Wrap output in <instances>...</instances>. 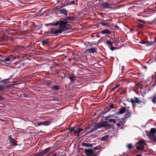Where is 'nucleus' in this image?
Masks as SVG:
<instances>
[{
	"mask_svg": "<svg viewBox=\"0 0 156 156\" xmlns=\"http://www.w3.org/2000/svg\"><path fill=\"white\" fill-rule=\"evenodd\" d=\"M42 45L44 46L45 45H48L49 44V43L48 41V40H44L42 41Z\"/></svg>",
	"mask_w": 156,
	"mask_h": 156,
	"instance_id": "5701e85b",
	"label": "nucleus"
},
{
	"mask_svg": "<svg viewBox=\"0 0 156 156\" xmlns=\"http://www.w3.org/2000/svg\"><path fill=\"white\" fill-rule=\"evenodd\" d=\"M112 5L108 2H103L101 4V6L104 9H111L112 8Z\"/></svg>",
	"mask_w": 156,
	"mask_h": 156,
	"instance_id": "423d86ee",
	"label": "nucleus"
},
{
	"mask_svg": "<svg viewBox=\"0 0 156 156\" xmlns=\"http://www.w3.org/2000/svg\"><path fill=\"white\" fill-rule=\"evenodd\" d=\"M52 121L51 119L48 120L46 121H44L42 122H41L38 123L37 124L38 126H39L41 125H43L46 126H48L50 125L52 123Z\"/></svg>",
	"mask_w": 156,
	"mask_h": 156,
	"instance_id": "0eeeda50",
	"label": "nucleus"
},
{
	"mask_svg": "<svg viewBox=\"0 0 156 156\" xmlns=\"http://www.w3.org/2000/svg\"><path fill=\"white\" fill-rule=\"evenodd\" d=\"M137 21L138 23L137 26L140 28H142L144 26V24L146 23L145 21L141 19H137Z\"/></svg>",
	"mask_w": 156,
	"mask_h": 156,
	"instance_id": "39448f33",
	"label": "nucleus"
},
{
	"mask_svg": "<svg viewBox=\"0 0 156 156\" xmlns=\"http://www.w3.org/2000/svg\"><path fill=\"white\" fill-rule=\"evenodd\" d=\"M136 156H142V155L141 154H138L136 155Z\"/></svg>",
	"mask_w": 156,
	"mask_h": 156,
	"instance_id": "052dcab7",
	"label": "nucleus"
},
{
	"mask_svg": "<svg viewBox=\"0 0 156 156\" xmlns=\"http://www.w3.org/2000/svg\"><path fill=\"white\" fill-rule=\"evenodd\" d=\"M140 92L141 94H145L147 93V91L144 90V88H140Z\"/></svg>",
	"mask_w": 156,
	"mask_h": 156,
	"instance_id": "393cba45",
	"label": "nucleus"
},
{
	"mask_svg": "<svg viewBox=\"0 0 156 156\" xmlns=\"http://www.w3.org/2000/svg\"><path fill=\"white\" fill-rule=\"evenodd\" d=\"M100 127H98V124L97 123H95L92 125L91 126V130L89 131H88L87 132V134H90L93 132H94L96 131L98 128H99Z\"/></svg>",
	"mask_w": 156,
	"mask_h": 156,
	"instance_id": "20e7f679",
	"label": "nucleus"
},
{
	"mask_svg": "<svg viewBox=\"0 0 156 156\" xmlns=\"http://www.w3.org/2000/svg\"><path fill=\"white\" fill-rule=\"evenodd\" d=\"M51 156H56V154H53Z\"/></svg>",
	"mask_w": 156,
	"mask_h": 156,
	"instance_id": "4d7b16f0",
	"label": "nucleus"
},
{
	"mask_svg": "<svg viewBox=\"0 0 156 156\" xmlns=\"http://www.w3.org/2000/svg\"><path fill=\"white\" fill-rule=\"evenodd\" d=\"M137 143L139 145H143L146 144L144 140H140Z\"/></svg>",
	"mask_w": 156,
	"mask_h": 156,
	"instance_id": "bb28decb",
	"label": "nucleus"
},
{
	"mask_svg": "<svg viewBox=\"0 0 156 156\" xmlns=\"http://www.w3.org/2000/svg\"><path fill=\"white\" fill-rule=\"evenodd\" d=\"M60 12L62 14H64L66 16H67L68 14V11L65 9H62L60 11Z\"/></svg>",
	"mask_w": 156,
	"mask_h": 156,
	"instance_id": "a211bd4d",
	"label": "nucleus"
},
{
	"mask_svg": "<svg viewBox=\"0 0 156 156\" xmlns=\"http://www.w3.org/2000/svg\"><path fill=\"white\" fill-rule=\"evenodd\" d=\"M106 136H104L102 137L101 139V140H105L106 139Z\"/></svg>",
	"mask_w": 156,
	"mask_h": 156,
	"instance_id": "a18cd8bd",
	"label": "nucleus"
},
{
	"mask_svg": "<svg viewBox=\"0 0 156 156\" xmlns=\"http://www.w3.org/2000/svg\"><path fill=\"white\" fill-rule=\"evenodd\" d=\"M101 126L102 127L105 128H110L111 126V125L108 123L107 122H102Z\"/></svg>",
	"mask_w": 156,
	"mask_h": 156,
	"instance_id": "9b49d317",
	"label": "nucleus"
},
{
	"mask_svg": "<svg viewBox=\"0 0 156 156\" xmlns=\"http://www.w3.org/2000/svg\"><path fill=\"white\" fill-rule=\"evenodd\" d=\"M83 130V129L82 128H79L78 129H77V130H75L74 131V132H75V133H76V134L77 135H78L80 133V132L82 131Z\"/></svg>",
	"mask_w": 156,
	"mask_h": 156,
	"instance_id": "a878e982",
	"label": "nucleus"
},
{
	"mask_svg": "<svg viewBox=\"0 0 156 156\" xmlns=\"http://www.w3.org/2000/svg\"><path fill=\"white\" fill-rule=\"evenodd\" d=\"M60 25V21L59 22L58 21H57L55 23H51L49 24H46L45 25L46 26H48L49 25H53V26H57L58 25Z\"/></svg>",
	"mask_w": 156,
	"mask_h": 156,
	"instance_id": "aec40b11",
	"label": "nucleus"
},
{
	"mask_svg": "<svg viewBox=\"0 0 156 156\" xmlns=\"http://www.w3.org/2000/svg\"><path fill=\"white\" fill-rule=\"evenodd\" d=\"M6 83H5L4 81H0V88H8V87L6 85Z\"/></svg>",
	"mask_w": 156,
	"mask_h": 156,
	"instance_id": "ddd939ff",
	"label": "nucleus"
},
{
	"mask_svg": "<svg viewBox=\"0 0 156 156\" xmlns=\"http://www.w3.org/2000/svg\"><path fill=\"white\" fill-rule=\"evenodd\" d=\"M57 3H58L62 1H60V0H57Z\"/></svg>",
	"mask_w": 156,
	"mask_h": 156,
	"instance_id": "864d4df0",
	"label": "nucleus"
},
{
	"mask_svg": "<svg viewBox=\"0 0 156 156\" xmlns=\"http://www.w3.org/2000/svg\"><path fill=\"white\" fill-rule=\"evenodd\" d=\"M101 148V146H97L96 147H94L93 148V149L95 150H99Z\"/></svg>",
	"mask_w": 156,
	"mask_h": 156,
	"instance_id": "473e14b6",
	"label": "nucleus"
},
{
	"mask_svg": "<svg viewBox=\"0 0 156 156\" xmlns=\"http://www.w3.org/2000/svg\"><path fill=\"white\" fill-rule=\"evenodd\" d=\"M65 20L64 21H66L67 20H71V18L70 16H68L67 17H66L64 18Z\"/></svg>",
	"mask_w": 156,
	"mask_h": 156,
	"instance_id": "4c0bfd02",
	"label": "nucleus"
},
{
	"mask_svg": "<svg viewBox=\"0 0 156 156\" xmlns=\"http://www.w3.org/2000/svg\"><path fill=\"white\" fill-rule=\"evenodd\" d=\"M109 108L110 109L112 108H113V104H111L109 105Z\"/></svg>",
	"mask_w": 156,
	"mask_h": 156,
	"instance_id": "49530a36",
	"label": "nucleus"
},
{
	"mask_svg": "<svg viewBox=\"0 0 156 156\" xmlns=\"http://www.w3.org/2000/svg\"><path fill=\"white\" fill-rule=\"evenodd\" d=\"M74 127H69L68 128V130H69V132H72L74 130Z\"/></svg>",
	"mask_w": 156,
	"mask_h": 156,
	"instance_id": "e433bc0d",
	"label": "nucleus"
},
{
	"mask_svg": "<svg viewBox=\"0 0 156 156\" xmlns=\"http://www.w3.org/2000/svg\"><path fill=\"white\" fill-rule=\"evenodd\" d=\"M127 147L129 149H132L133 148V146L132 145V144H128L127 145Z\"/></svg>",
	"mask_w": 156,
	"mask_h": 156,
	"instance_id": "2f4dec72",
	"label": "nucleus"
},
{
	"mask_svg": "<svg viewBox=\"0 0 156 156\" xmlns=\"http://www.w3.org/2000/svg\"><path fill=\"white\" fill-rule=\"evenodd\" d=\"M101 33L103 34H110L111 32L107 29H105L101 31Z\"/></svg>",
	"mask_w": 156,
	"mask_h": 156,
	"instance_id": "6ab92c4d",
	"label": "nucleus"
},
{
	"mask_svg": "<svg viewBox=\"0 0 156 156\" xmlns=\"http://www.w3.org/2000/svg\"><path fill=\"white\" fill-rule=\"evenodd\" d=\"M136 85L137 86L138 88H143L142 86V84L140 83H136Z\"/></svg>",
	"mask_w": 156,
	"mask_h": 156,
	"instance_id": "72a5a7b5",
	"label": "nucleus"
},
{
	"mask_svg": "<svg viewBox=\"0 0 156 156\" xmlns=\"http://www.w3.org/2000/svg\"><path fill=\"white\" fill-rule=\"evenodd\" d=\"M52 88H58V87L57 86H53L52 87Z\"/></svg>",
	"mask_w": 156,
	"mask_h": 156,
	"instance_id": "5fc2aeb1",
	"label": "nucleus"
},
{
	"mask_svg": "<svg viewBox=\"0 0 156 156\" xmlns=\"http://www.w3.org/2000/svg\"><path fill=\"white\" fill-rule=\"evenodd\" d=\"M11 78H12V76H11L9 78H8V79H6V80H9Z\"/></svg>",
	"mask_w": 156,
	"mask_h": 156,
	"instance_id": "bf43d9fd",
	"label": "nucleus"
},
{
	"mask_svg": "<svg viewBox=\"0 0 156 156\" xmlns=\"http://www.w3.org/2000/svg\"><path fill=\"white\" fill-rule=\"evenodd\" d=\"M115 88H112L111 90V91H113L114 90V89H115Z\"/></svg>",
	"mask_w": 156,
	"mask_h": 156,
	"instance_id": "e2e57ef3",
	"label": "nucleus"
},
{
	"mask_svg": "<svg viewBox=\"0 0 156 156\" xmlns=\"http://www.w3.org/2000/svg\"><path fill=\"white\" fill-rule=\"evenodd\" d=\"M136 100L135 101H136V102H137V103H139L140 102V101L139 100H138L137 98H136Z\"/></svg>",
	"mask_w": 156,
	"mask_h": 156,
	"instance_id": "8fccbe9b",
	"label": "nucleus"
},
{
	"mask_svg": "<svg viewBox=\"0 0 156 156\" xmlns=\"http://www.w3.org/2000/svg\"><path fill=\"white\" fill-rule=\"evenodd\" d=\"M106 43L110 46H112L113 44L111 41H106Z\"/></svg>",
	"mask_w": 156,
	"mask_h": 156,
	"instance_id": "c9c22d12",
	"label": "nucleus"
},
{
	"mask_svg": "<svg viewBox=\"0 0 156 156\" xmlns=\"http://www.w3.org/2000/svg\"><path fill=\"white\" fill-rule=\"evenodd\" d=\"M156 133V129L155 128H152L151 129L150 131L151 134H154Z\"/></svg>",
	"mask_w": 156,
	"mask_h": 156,
	"instance_id": "b1692460",
	"label": "nucleus"
},
{
	"mask_svg": "<svg viewBox=\"0 0 156 156\" xmlns=\"http://www.w3.org/2000/svg\"><path fill=\"white\" fill-rule=\"evenodd\" d=\"M154 78V82L152 85V86L153 87H154L156 85V72L155 73Z\"/></svg>",
	"mask_w": 156,
	"mask_h": 156,
	"instance_id": "f704fd0d",
	"label": "nucleus"
},
{
	"mask_svg": "<svg viewBox=\"0 0 156 156\" xmlns=\"http://www.w3.org/2000/svg\"><path fill=\"white\" fill-rule=\"evenodd\" d=\"M136 148L138 150H143L144 149V147L142 145H139L136 146Z\"/></svg>",
	"mask_w": 156,
	"mask_h": 156,
	"instance_id": "4be33fe9",
	"label": "nucleus"
},
{
	"mask_svg": "<svg viewBox=\"0 0 156 156\" xmlns=\"http://www.w3.org/2000/svg\"><path fill=\"white\" fill-rule=\"evenodd\" d=\"M115 28H119L118 26L117 25H115Z\"/></svg>",
	"mask_w": 156,
	"mask_h": 156,
	"instance_id": "13d9d810",
	"label": "nucleus"
},
{
	"mask_svg": "<svg viewBox=\"0 0 156 156\" xmlns=\"http://www.w3.org/2000/svg\"><path fill=\"white\" fill-rule=\"evenodd\" d=\"M5 88H0V91L4 90Z\"/></svg>",
	"mask_w": 156,
	"mask_h": 156,
	"instance_id": "680f3d73",
	"label": "nucleus"
},
{
	"mask_svg": "<svg viewBox=\"0 0 156 156\" xmlns=\"http://www.w3.org/2000/svg\"><path fill=\"white\" fill-rule=\"evenodd\" d=\"M153 138H154V139H155V140H156V136H153Z\"/></svg>",
	"mask_w": 156,
	"mask_h": 156,
	"instance_id": "6e6d98bb",
	"label": "nucleus"
},
{
	"mask_svg": "<svg viewBox=\"0 0 156 156\" xmlns=\"http://www.w3.org/2000/svg\"><path fill=\"white\" fill-rule=\"evenodd\" d=\"M69 1H70V0H65L66 2L64 3L62 7H65L67 5H69L68 2H69Z\"/></svg>",
	"mask_w": 156,
	"mask_h": 156,
	"instance_id": "7c9ffc66",
	"label": "nucleus"
},
{
	"mask_svg": "<svg viewBox=\"0 0 156 156\" xmlns=\"http://www.w3.org/2000/svg\"><path fill=\"white\" fill-rule=\"evenodd\" d=\"M100 24H101V25L103 26H106L108 25V23L103 22H101L100 23Z\"/></svg>",
	"mask_w": 156,
	"mask_h": 156,
	"instance_id": "c756f323",
	"label": "nucleus"
},
{
	"mask_svg": "<svg viewBox=\"0 0 156 156\" xmlns=\"http://www.w3.org/2000/svg\"><path fill=\"white\" fill-rule=\"evenodd\" d=\"M10 60V58H5V61H9Z\"/></svg>",
	"mask_w": 156,
	"mask_h": 156,
	"instance_id": "09e8293b",
	"label": "nucleus"
},
{
	"mask_svg": "<svg viewBox=\"0 0 156 156\" xmlns=\"http://www.w3.org/2000/svg\"><path fill=\"white\" fill-rule=\"evenodd\" d=\"M126 108L125 107H122V108L119 109V112L116 113V114H122L126 111Z\"/></svg>",
	"mask_w": 156,
	"mask_h": 156,
	"instance_id": "2eb2a0df",
	"label": "nucleus"
},
{
	"mask_svg": "<svg viewBox=\"0 0 156 156\" xmlns=\"http://www.w3.org/2000/svg\"><path fill=\"white\" fill-rule=\"evenodd\" d=\"M125 122L124 121H123V122L120 121L118 123H117L116 125L117 126L118 128L122 129L123 128V126Z\"/></svg>",
	"mask_w": 156,
	"mask_h": 156,
	"instance_id": "9d476101",
	"label": "nucleus"
},
{
	"mask_svg": "<svg viewBox=\"0 0 156 156\" xmlns=\"http://www.w3.org/2000/svg\"><path fill=\"white\" fill-rule=\"evenodd\" d=\"M119 86V84H117V85H116L113 88H117Z\"/></svg>",
	"mask_w": 156,
	"mask_h": 156,
	"instance_id": "3c124183",
	"label": "nucleus"
},
{
	"mask_svg": "<svg viewBox=\"0 0 156 156\" xmlns=\"http://www.w3.org/2000/svg\"><path fill=\"white\" fill-rule=\"evenodd\" d=\"M53 89H55L56 90H58L59 89H60V88H53Z\"/></svg>",
	"mask_w": 156,
	"mask_h": 156,
	"instance_id": "0e129e2a",
	"label": "nucleus"
},
{
	"mask_svg": "<svg viewBox=\"0 0 156 156\" xmlns=\"http://www.w3.org/2000/svg\"><path fill=\"white\" fill-rule=\"evenodd\" d=\"M22 96L26 98H29V97L27 95L25 94H23L22 95Z\"/></svg>",
	"mask_w": 156,
	"mask_h": 156,
	"instance_id": "37998d69",
	"label": "nucleus"
},
{
	"mask_svg": "<svg viewBox=\"0 0 156 156\" xmlns=\"http://www.w3.org/2000/svg\"><path fill=\"white\" fill-rule=\"evenodd\" d=\"M109 121L111 123H113L115 124L116 123V121L115 119H108Z\"/></svg>",
	"mask_w": 156,
	"mask_h": 156,
	"instance_id": "c85d7f7f",
	"label": "nucleus"
},
{
	"mask_svg": "<svg viewBox=\"0 0 156 156\" xmlns=\"http://www.w3.org/2000/svg\"><path fill=\"white\" fill-rule=\"evenodd\" d=\"M155 25H156V23H155Z\"/></svg>",
	"mask_w": 156,
	"mask_h": 156,
	"instance_id": "774afa93",
	"label": "nucleus"
},
{
	"mask_svg": "<svg viewBox=\"0 0 156 156\" xmlns=\"http://www.w3.org/2000/svg\"><path fill=\"white\" fill-rule=\"evenodd\" d=\"M43 155L42 152H37L35 154L34 156H42Z\"/></svg>",
	"mask_w": 156,
	"mask_h": 156,
	"instance_id": "cd10ccee",
	"label": "nucleus"
},
{
	"mask_svg": "<svg viewBox=\"0 0 156 156\" xmlns=\"http://www.w3.org/2000/svg\"><path fill=\"white\" fill-rule=\"evenodd\" d=\"M131 101L132 102L133 105H135L136 103V101L134 100L133 99H131Z\"/></svg>",
	"mask_w": 156,
	"mask_h": 156,
	"instance_id": "ea45409f",
	"label": "nucleus"
},
{
	"mask_svg": "<svg viewBox=\"0 0 156 156\" xmlns=\"http://www.w3.org/2000/svg\"><path fill=\"white\" fill-rule=\"evenodd\" d=\"M108 117H105V119H106V120H107V119H108L107 118H108Z\"/></svg>",
	"mask_w": 156,
	"mask_h": 156,
	"instance_id": "69168bd1",
	"label": "nucleus"
},
{
	"mask_svg": "<svg viewBox=\"0 0 156 156\" xmlns=\"http://www.w3.org/2000/svg\"><path fill=\"white\" fill-rule=\"evenodd\" d=\"M87 51L90 53H94L97 52V48H91L90 49H88Z\"/></svg>",
	"mask_w": 156,
	"mask_h": 156,
	"instance_id": "4468645a",
	"label": "nucleus"
},
{
	"mask_svg": "<svg viewBox=\"0 0 156 156\" xmlns=\"http://www.w3.org/2000/svg\"><path fill=\"white\" fill-rule=\"evenodd\" d=\"M60 28L62 30V32L67 30H69L71 29V25L68 24V22L64 20H60V25H59Z\"/></svg>",
	"mask_w": 156,
	"mask_h": 156,
	"instance_id": "f257e3e1",
	"label": "nucleus"
},
{
	"mask_svg": "<svg viewBox=\"0 0 156 156\" xmlns=\"http://www.w3.org/2000/svg\"><path fill=\"white\" fill-rule=\"evenodd\" d=\"M50 150V147H48L41 151L43 155L46 154L48 153Z\"/></svg>",
	"mask_w": 156,
	"mask_h": 156,
	"instance_id": "dca6fc26",
	"label": "nucleus"
},
{
	"mask_svg": "<svg viewBox=\"0 0 156 156\" xmlns=\"http://www.w3.org/2000/svg\"><path fill=\"white\" fill-rule=\"evenodd\" d=\"M69 5H74L75 4V2L74 1H72L70 2H68Z\"/></svg>",
	"mask_w": 156,
	"mask_h": 156,
	"instance_id": "58836bf2",
	"label": "nucleus"
},
{
	"mask_svg": "<svg viewBox=\"0 0 156 156\" xmlns=\"http://www.w3.org/2000/svg\"><path fill=\"white\" fill-rule=\"evenodd\" d=\"M155 43V41H149L147 42L146 46H151L153 45Z\"/></svg>",
	"mask_w": 156,
	"mask_h": 156,
	"instance_id": "412c9836",
	"label": "nucleus"
},
{
	"mask_svg": "<svg viewBox=\"0 0 156 156\" xmlns=\"http://www.w3.org/2000/svg\"><path fill=\"white\" fill-rule=\"evenodd\" d=\"M155 42H156V38H155V41H154Z\"/></svg>",
	"mask_w": 156,
	"mask_h": 156,
	"instance_id": "338daca9",
	"label": "nucleus"
},
{
	"mask_svg": "<svg viewBox=\"0 0 156 156\" xmlns=\"http://www.w3.org/2000/svg\"><path fill=\"white\" fill-rule=\"evenodd\" d=\"M50 33L55 36L58 35V34H60L62 32V30L61 29H56L54 28L51 29L50 30Z\"/></svg>",
	"mask_w": 156,
	"mask_h": 156,
	"instance_id": "f03ea898",
	"label": "nucleus"
},
{
	"mask_svg": "<svg viewBox=\"0 0 156 156\" xmlns=\"http://www.w3.org/2000/svg\"><path fill=\"white\" fill-rule=\"evenodd\" d=\"M85 153L87 156H90L93 154V151L91 149H86L85 150Z\"/></svg>",
	"mask_w": 156,
	"mask_h": 156,
	"instance_id": "f8f14e48",
	"label": "nucleus"
},
{
	"mask_svg": "<svg viewBox=\"0 0 156 156\" xmlns=\"http://www.w3.org/2000/svg\"><path fill=\"white\" fill-rule=\"evenodd\" d=\"M8 139L11 143L14 145V146H16L17 145L16 140L13 139L11 136L10 135L8 136Z\"/></svg>",
	"mask_w": 156,
	"mask_h": 156,
	"instance_id": "6e6552de",
	"label": "nucleus"
},
{
	"mask_svg": "<svg viewBox=\"0 0 156 156\" xmlns=\"http://www.w3.org/2000/svg\"><path fill=\"white\" fill-rule=\"evenodd\" d=\"M51 82L50 81H48L46 83V84L48 85H51Z\"/></svg>",
	"mask_w": 156,
	"mask_h": 156,
	"instance_id": "de8ad7c7",
	"label": "nucleus"
},
{
	"mask_svg": "<svg viewBox=\"0 0 156 156\" xmlns=\"http://www.w3.org/2000/svg\"><path fill=\"white\" fill-rule=\"evenodd\" d=\"M139 43L140 44H145V45H146L147 42L144 41H141Z\"/></svg>",
	"mask_w": 156,
	"mask_h": 156,
	"instance_id": "79ce46f5",
	"label": "nucleus"
},
{
	"mask_svg": "<svg viewBox=\"0 0 156 156\" xmlns=\"http://www.w3.org/2000/svg\"><path fill=\"white\" fill-rule=\"evenodd\" d=\"M152 101L154 104L156 103V97H154L152 100Z\"/></svg>",
	"mask_w": 156,
	"mask_h": 156,
	"instance_id": "a19ab883",
	"label": "nucleus"
},
{
	"mask_svg": "<svg viewBox=\"0 0 156 156\" xmlns=\"http://www.w3.org/2000/svg\"><path fill=\"white\" fill-rule=\"evenodd\" d=\"M115 49L116 48L112 46H111V47H110V49L112 50H113Z\"/></svg>",
	"mask_w": 156,
	"mask_h": 156,
	"instance_id": "c03bdc74",
	"label": "nucleus"
},
{
	"mask_svg": "<svg viewBox=\"0 0 156 156\" xmlns=\"http://www.w3.org/2000/svg\"><path fill=\"white\" fill-rule=\"evenodd\" d=\"M4 99V98L3 97L0 96V100H2Z\"/></svg>",
	"mask_w": 156,
	"mask_h": 156,
	"instance_id": "603ef678",
	"label": "nucleus"
},
{
	"mask_svg": "<svg viewBox=\"0 0 156 156\" xmlns=\"http://www.w3.org/2000/svg\"><path fill=\"white\" fill-rule=\"evenodd\" d=\"M64 77L66 76L70 80L71 82L73 83L76 80L77 77L73 73H71V74L68 75L67 76L65 73L64 74Z\"/></svg>",
	"mask_w": 156,
	"mask_h": 156,
	"instance_id": "7ed1b4c3",
	"label": "nucleus"
},
{
	"mask_svg": "<svg viewBox=\"0 0 156 156\" xmlns=\"http://www.w3.org/2000/svg\"><path fill=\"white\" fill-rule=\"evenodd\" d=\"M132 113V112L129 110H127L126 111L124 117L126 118H129L131 115Z\"/></svg>",
	"mask_w": 156,
	"mask_h": 156,
	"instance_id": "1a4fd4ad",
	"label": "nucleus"
},
{
	"mask_svg": "<svg viewBox=\"0 0 156 156\" xmlns=\"http://www.w3.org/2000/svg\"><path fill=\"white\" fill-rule=\"evenodd\" d=\"M81 144L83 147H91L93 146L92 144H87L85 143H82Z\"/></svg>",
	"mask_w": 156,
	"mask_h": 156,
	"instance_id": "f3484780",
	"label": "nucleus"
}]
</instances>
